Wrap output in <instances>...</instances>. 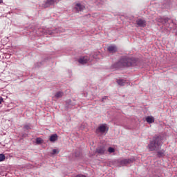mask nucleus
Here are the masks:
<instances>
[{"label":"nucleus","mask_w":177,"mask_h":177,"mask_svg":"<svg viewBox=\"0 0 177 177\" xmlns=\"http://www.w3.org/2000/svg\"><path fill=\"white\" fill-rule=\"evenodd\" d=\"M103 100H104V98L102 99V102H103Z\"/></svg>","instance_id":"obj_25"},{"label":"nucleus","mask_w":177,"mask_h":177,"mask_svg":"<svg viewBox=\"0 0 177 177\" xmlns=\"http://www.w3.org/2000/svg\"><path fill=\"white\" fill-rule=\"evenodd\" d=\"M157 156L158 157H159V158H160V157H164V156H165V150L162 149L160 151H158L157 152Z\"/></svg>","instance_id":"obj_14"},{"label":"nucleus","mask_w":177,"mask_h":177,"mask_svg":"<svg viewBox=\"0 0 177 177\" xmlns=\"http://www.w3.org/2000/svg\"><path fill=\"white\" fill-rule=\"evenodd\" d=\"M136 24L139 27H145L146 26V21L142 19H138L136 21Z\"/></svg>","instance_id":"obj_9"},{"label":"nucleus","mask_w":177,"mask_h":177,"mask_svg":"<svg viewBox=\"0 0 177 177\" xmlns=\"http://www.w3.org/2000/svg\"><path fill=\"white\" fill-rule=\"evenodd\" d=\"M106 131H109V128H107V124H102L97 129V132H100V133H104Z\"/></svg>","instance_id":"obj_4"},{"label":"nucleus","mask_w":177,"mask_h":177,"mask_svg":"<svg viewBox=\"0 0 177 177\" xmlns=\"http://www.w3.org/2000/svg\"><path fill=\"white\" fill-rule=\"evenodd\" d=\"M64 95V93L62 92V91H58L55 93V97L56 99H60V97H63Z\"/></svg>","instance_id":"obj_11"},{"label":"nucleus","mask_w":177,"mask_h":177,"mask_svg":"<svg viewBox=\"0 0 177 177\" xmlns=\"http://www.w3.org/2000/svg\"><path fill=\"white\" fill-rule=\"evenodd\" d=\"M132 162V160L131 159H123L120 162V164L122 167H124L125 165H129V164H131Z\"/></svg>","instance_id":"obj_8"},{"label":"nucleus","mask_w":177,"mask_h":177,"mask_svg":"<svg viewBox=\"0 0 177 177\" xmlns=\"http://www.w3.org/2000/svg\"><path fill=\"white\" fill-rule=\"evenodd\" d=\"M59 0H47L44 4L43 8H49V6H52V5H55V3H57Z\"/></svg>","instance_id":"obj_3"},{"label":"nucleus","mask_w":177,"mask_h":177,"mask_svg":"<svg viewBox=\"0 0 177 177\" xmlns=\"http://www.w3.org/2000/svg\"><path fill=\"white\" fill-rule=\"evenodd\" d=\"M136 64V59L129 57H122L118 62L111 66L112 70H120L125 67H131Z\"/></svg>","instance_id":"obj_1"},{"label":"nucleus","mask_w":177,"mask_h":177,"mask_svg":"<svg viewBox=\"0 0 177 177\" xmlns=\"http://www.w3.org/2000/svg\"><path fill=\"white\" fill-rule=\"evenodd\" d=\"M74 9L77 12H81V11L84 10V9H85V6L84 5H82L81 3H76L75 5Z\"/></svg>","instance_id":"obj_6"},{"label":"nucleus","mask_w":177,"mask_h":177,"mask_svg":"<svg viewBox=\"0 0 177 177\" xmlns=\"http://www.w3.org/2000/svg\"><path fill=\"white\" fill-rule=\"evenodd\" d=\"M3 160H5V155L0 154V162L3 161Z\"/></svg>","instance_id":"obj_21"},{"label":"nucleus","mask_w":177,"mask_h":177,"mask_svg":"<svg viewBox=\"0 0 177 177\" xmlns=\"http://www.w3.org/2000/svg\"><path fill=\"white\" fill-rule=\"evenodd\" d=\"M2 3V0H0V3Z\"/></svg>","instance_id":"obj_24"},{"label":"nucleus","mask_w":177,"mask_h":177,"mask_svg":"<svg viewBox=\"0 0 177 177\" xmlns=\"http://www.w3.org/2000/svg\"><path fill=\"white\" fill-rule=\"evenodd\" d=\"M162 146V141L160 137H154L153 140H151L148 145L147 147L149 151H158Z\"/></svg>","instance_id":"obj_2"},{"label":"nucleus","mask_w":177,"mask_h":177,"mask_svg":"<svg viewBox=\"0 0 177 177\" xmlns=\"http://www.w3.org/2000/svg\"><path fill=\"white\" fill-rule=\"evenodd\" d=\"M107 50L109 53H115V52L118 50V48H117V46L111 45L108 47Z\"/></svg>","instance_id":"obj_7"},{"label":"nucleus","mask_w":177,"mask_h":177,"mask_svg":"<svg viewBox=\"0 0 177 177\" xmlns=\"http://www.w3.org/2000/svg\"><path fill=\"white\" fill-rule=\"evenodd\" d=\"M118 85H120V86H124V85H125V80H119L117 81Z\"/></svg>","instance_id":"obj_16"},{"label":"nucleus","mask_w":177,"mask_h":177,"mask_svg":"<svg viewBox=\"0 0 177 177\" xmlns=\"http://www.w3.org/2000/svg\"><path fill=\"white\" fill-rule=\"evenodd\" d=\"M108 151H109V153H114V152L115 151V149L114 148H113V147H109V148L108 149Z\"/></svg>","instance_id":"obj_19"},{"label":"nucleus","mask_w":177,"mask_h":177,"mask_svg":"<svg viewBox=\"0 0 177 177\" xmlns=\"http://www.w3.org/2000/svg\"><path fill=\"white\" fill-rule=\"evenodd\" d=\"M96 151L98 154H104L106 153V147L104 146H100L97 148Z\"/></svg>","instance_id":"obj_10"},{"label":"nucleus","mask_w":177,"mask_h":177,"mask_svg":"<svg viewBox=\"0 0 177 177\" xmlns=\"http://www.w3.org/2000/svg\"><path fill=\"white\" fill-rule=\"evenodd\" d=\"M40 31L42 32L41 35H44V34H49L51 35L52 32H50L49 30H46L45 29H40Z\"/></svg>","instance_id":"obj_17"},{"label":"nucleus","mask_w":177,"mask_h":177,"mask_svg":"<svg viewBox=\"0 0 177 177\" xmlns=\"http://www.w3.org/2000/svg\"><path fill=\"white\" fill-rule=\"evenodd\" d=\"M57 140V134H53L50 137V142H56Z\"/></svg>","instance_id":"obj_15"},{"label":"nucleus","mask_w":177,"mask_h":177,"mask_svg":"<svg viewBox=\"0 0 177 177\" xmlns=\"http://www.w3.org/2000/svg\"><path fill=\"white\" fill-rule=\"evenodd\" d=\"M158 21L162 24H167V23H168V18H158Z\"/></svg>","instance_id":"obj_13"},{"label":"nucleus","mask_w":177,"mask_h":177,"mask_svg":"<svg viewBox=\"0 0 177 177\" xmlns=\"http://www.w3.org/2000/svg\"><path fill=\"white\" fill-rule=\"evenodd\" d=\"M24 128H25L26 129H30V127H29V126H25Z\"/></svg>","instance_id":"obj_23"},{"label":"nucleus","mask_w":177,"mask_h":177,"mask_svg":"<svg viewBox=\"0 0 177 177\" xmlns=\"http://www.w3.org/2000/svg\"><path fill=\"white\" fill-rule=\"evenodd\" d=\"M3 102V98L2 97H0V104Z\"/></svg>","instance_id":"obj_22"},{"label":"nucleus","mask_w":177,"mask_h":177,"mask_svg":"<svg viewBox=\"0 0 177 177\" xmlns=\"http://www.w3.org/2000/svg\"><path fill=\"white\" fill-rule=\"evenodd\" d=\"M146 121L148 124H153L154 122V117L153 116H147L146 118Z\"/></svg>","instance_id":"obj_12"},{"label":"nucleus","mask_w":177,"mask_h":177,"mask_svg":"<svg viewBox=\"0 0 177 177\" xmlns=\"http://www.w3.org/2000/svg\"><path fill=\"white\" fill-rule=\"evenodd\" d=\"M88 62H89V57L88 56H85V57H81L79 59H78V62L80 64H86V63H88Z\"/></svg>","instance_id":"obj_5"},{"label":"nucleus","mask_w":177,"mask_h":177,"mask_svg":"<svg viewBox=\"0 0 177 177\" xmlns=\"http://www.w3.org/2000/svg\"><path fill=\"white\" fill-rule=\"evenodd\" d=\"M36 143L37 145H41V143H42V139L41 138H37L36 139Z\"/></svg>","instance_id":"obj_18"},{"label":"nucleus","mask_w":177,"mask_h":177,"mask_svg":"<svg viewBox=\"0 0 177 177\" xmlns=\"http://www.w3.org/2000/svg\"><path fill=\"white\" fill-rule=\"evenodd\" d=\"M51 154H53V155L59 154V150L58 149H53Z\"/></svg>","instance_id":"obj_20"}]
</instances>
